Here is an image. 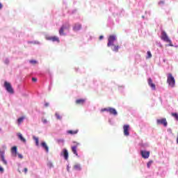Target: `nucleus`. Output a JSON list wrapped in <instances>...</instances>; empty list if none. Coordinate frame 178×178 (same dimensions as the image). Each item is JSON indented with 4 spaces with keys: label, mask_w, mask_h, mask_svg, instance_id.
<instances>
[{
    "label": "nucleus",
    "mask_w": 178,
    "mask_h": 178,
    "mask_svg": "<svg viewBox=\"0 0 178 178\" xmlns=\"http://www.w3.org/2000/svg\"><path fill=\"white\" fill-rule=\"evenodd\" d=\"M161 39L164 41V42H168L169 44L167 45V47H173V44L172 43V40L170 38H169V36L168 35V33L165 31H163L161 32Z\"/></svg>",
    "instance_id": "f257e3e1"
},
{
    "label": "nucleus",
    "mask_w": 178,
    "mask_h": 178,
    "mask_svg": "<svg viewBox=\"0 0 178 178\" xmlns=\"http://www.w3.org/2000/svg\"><path fill=\"white\" fill-rule=\"evenodd\" d=\"M167 83L169 86V87H171V88H175V86H176V81L175 80V77L172 74H168L167 76Z\"/></svg>",
    "instance_id": "f03ea898"
},
{
    "label": "nucleus",
    "mask_w": 178,
    "mask_h": 178,
    "mask_svg": "<svg viewBox=\"0 0 178 178\" xmlns=\"http://www.w3.org/2000/svg\"><path fill=\"white\" fill-rule=\"evenodd\" d=\"M115 42H118V37L116 35H110L108 38L107 47L115 45Z\"/></svg>",
    "instance_id": "7ed1b4c3"
},
{
    "label": "nucleus",
    "mask_w": 178,
    "mask_h": 178,
    "mask_svg": "<svg viewBox=\"0 0 178 178\" xmlns=\"http://www.w3.org/2000/svg\"><path fill=\"white\" fill-rule=\"evenodd\" d=\"M3 87L6 90V91H7V92H8V94H11V95L15 94V90H13V87H12V84H10V83L5 81Z\"/></svg>",
    "instance_id": "20e7f679"
},
{
    "label": "nucleus",
    "mask_w": 178,
    "mask_h": 178,
    "mask_svg": "<svg viewBox=\"0 0 178 178\" xmlns=\"http://www.w3.org/2000/svg\"><path fill=\"white\" fill-rule=\"evenodd\" d=\"M101 112H107L109 113V115H113V116H118V111L112 107L102 108Z\"/></svg>",
    "instance_id": "39448f33"
},
{
    "label": "nucleus",
    "mask_w": 178,
    "mask_h": 178,
    "mask_svg": "<svg viewBox=\"0 0 178 178\" xmlns=\"http://www.w3.org/2000/svg\"><path fill=\"white\" fill-rule=\"evenodd\" d=\"M45 40L47 41H52V42H59V38L58 36H51L49 35H45Z\"/></svg>",
    "instance_id": "423d86ee"
},
{
    "label": "nucleus",
    "mask_w": 178,
    "mask_h": 178,
    "mask_svg": "<svg viewBox=\"0 0 178 178\" xmlns=\"http://www.w3.org/2000/svg\"><path fill=\"white\" fill-rule=\"evenodd\" d=\"M129 130H130V125L125 124L123 126L124 136H125V137H129V136H130V132H129Z\"/></svg>",
    "instance_id": "0eeeda50"
},
{
    "label": "nucleus",
    "mask_w": 178,
    "mask_h": 178,
    "mask_svg": "<svg viewBox=\"0 0 178 178\" xmlns=\"http://www.w3.org/2000/svg\"><path fill=\"white\" fill-rule=\"evenodd\" d=\"M156 124H163L164 127H168V121H166V118H162V119H157L156 120Z\"/></svg>",
    "instance_id": "6e6552de"
},
{
    "label": "nucleus",
    "mask_w": 178,
    "mask_h": 178,
    "mask_svg": "<svg viewBox=\"0 0 178 178\" xmlns=\"http://www.w3.org/2000/svg\"><path fill=\"white\" fill-rule=\"evenodd\" d=\"M24 120H26V116L23 115L21 117H19L15 123L17 124V126H22V124H23V122H24Z\"/></svg>",
    "instance_id": "1a4fd4ad"
},
{
    "label": "nucleus",
    "mask_w": 178,
    "mask_h": 178,
    "mask_svg": "<svg viewBox=\"0 0 178 178\" xmlns=\"http://www.w3.org/2000/svg\"><path fill=\"white\" fill-rule=\"evenodd\" d=\"M149 151L147 150H141L140 151V155L142 156V158H144V159H148L149 158Z\"/></svg>",
    "instance_id": "9d476101"
},
{
    "label": "nucleus",
    "mask_w": 178,
    "mask_h": 178,
    "mask_svg": "<svg viewBox=\"0 0 178 178\" xmlns=\"http://www.w3.org/2000/svg\"><path fill=\"white\" fill-rule=\"evenodd\" d=\"M0 158L3 165H8V161L5 159V151L0 150Z\"/></svg>",
    "instance_id": "9b49d317"
},
{
    "label": "nucleus",
    "mask_w": 178,
    "mask_h": 178,
    "mask_svg": "<svg viewBox=\"0 0 178 178\" xmlns=\"http://www.w3.org/2000/svg\"><path fill=\"white\" fill-rule=\"evenodd\" d=\"M60 155L64 156V159H65V161H67V159H69V152L66 149H63Z\"/></svg>",
    "instance_id": "f8f14e48"
},
{
    "label": "nucleus",
    "mask_w": 178,
    "mask_h": 178,
    "mask_svg": "<svg viewBox=\"0 0 178 178\" xmlns=\"http://www.w3.org/2000/svg\"><path fill=\"white\" fill-rule=\"evenodd\" d=\"M81 24L80 23H76L74 25L73 28H72V30L74 31H80V30L81 29Z\"/></svg>",
    "instance_id": "ddd939ff"
},
{
    "label": "nucleus",
    "mask_w": 178,
    "mask_h": 178,
    "mask_svg": "<svg viewBox=\"0 0 178 178\" xmlns=\"http://www.w3.org/2000/svg\"><path fill=\"white\" fill-rule=\"evenodd\" d=\"M17 136L19 140H20L21 143H23V144H26V143H27V140L24 138V137H23V135L22 134V133H17Z\"/></svg>",
    "instance_id": "4468645a"
},
{
    "label": "nucleus",
    "mask_w": 178,
    "mask_h": 178,
    "mask_svg": "<svg viewBox=\"0 0 178 178\" xmlns=\"http://www.w3.org/2000/svg\"><path fill=\"white\" fill-rule=\"evenodd\" d=\"M148 85L151 87L152 90H155L156 87L154 83H152V79L151 78L148 79Z\"/></svg>",
    "instance_id": "2eb2a0df"
},
{
    "label": "nucleus",
    "mask_w": 178,
    "mask_h": 178,
    "mask_svg": "<svg viewBox=\"0 0 178 178\" xmlns=\"http://www.w3.org/2000/svg\"><path fill=\"white\" fill-rule=\"evenodd\" d=\"M11 155H12V156H17V147L13 146L11 148Z\"/></svg>",
    "instance_id": "dca6fc26"
},
{
    "label": "nucleus",
    "mask_w": 178,
    "mask_h": 178,
    "mask_svg": "<svg viewBox=\"0 0 178 178\" xmlns=\"http://www.w3.org/2000/svg\"><path fill=\"white\" fill-rule=\"evenodd\" d=\"M119 48H120L119 45L114 44L113 46H111V50L113 52H119Z\"/></svg>",
    "instance_id": "f3484780"
},
{
    "label": "nucleus",
    "mask_w": 178,
    "mask_h": 178,
    "mask_svg": "<svg viewBox=\"0 0 178 178\" xmlns=\"http://www.w3.org/2000/svg\"><path fill=\"white\" fill-rule=\"evenodd\" d=\"M42 147L45 149L46 152H49V147L47 145V143L42 142L41 144Z\"/></svg>",
    "instance_id": "a211bd4d"
},
{
    "label": "nucleus",
    "mask_w": 178,
    "mask_h": 178,
    "mask_svg": "<svg viewBox=\"0 0 178 178\" xmlns=\"http://www.w3.org/2000/svg\"><path fill=\"white\" fill-rule=\"evenodd\" d=\"M71 148L73 154L76 156H79V154H77V146H72Z\"/></svg>",
    "instance_id": "6ab92c4d"
},
{
    "label": "nucleus",
    "mask_w": 178,
    "mask_h": 178,
    "mask_svg": "<svg viewBox=\"0 0 178 178\" xmlns=\"http://www.w3.org/2000/svg\"><path fill=\"white\" fill-rule=\"evenodd\" d=\"M84 102H86V99H79L76 100V104H77L78 105H83Z\"/></svg>",
    "instance_id": "aec40b11"
},
{
    "label": "nucleus",
    "mask_w": 178,
    "mask_h": 178,
    "mask_svg": "<svg viewBox=\"0 0 178 178\" xmlns=\"http://www.w3.org/2000/svg\"><path fill=\"white\" fill-rule=\"evenodd\" d=\"M67 134H77V133H79V130H76V131H72V130H69L67 131Z\"/></svg>",
    "instance_id": "412c9836"
},
{
    "label": "nucleus",
    "mask_w": 178,
    "mask_h": 178,
    "mask_svg": "<svg viewBox=\"0 0 178 178\" xmlns=\"http://www.w3.org/2000/svg\"><path fill=\"white\" fill-rule=\"evenodd\" d=\"M74 169H75V170H81V165L80 164H75Z\"/></svg>",
    "instance_id": "4be33fe9"
},
{
    "label": "nucleus",
    "mask_w": 178,
    "mask_h": 178,
    "mask_svg": "<svg viewBox=\"0 0 178 178\" xmlns=\"http://www.w3.org/2000/svg\"><path fill=\"white\" fill-rule=\"evenodd\" d=\"M47 166L49 169H52V168H54V163L51 161H47Z\"/></svg>",
    "instance_id": "5701e85b"
},
{
    "label": "nucleus",
    "mask_w": 178,
    "mask_h": 178,
    "mask_svg": "<svg viewBox=\"0 0 178 178\" xmlns=\"http://www.w3.org/2000/svg\"><path fill=\"white\" fill-rule=\"evenodd\" d=\"M64 31H65V29L63 28H62V26H61V28L59 30L60 35H66V34L65 33Z\"/></svg>",
    "instance_id": "b1692460"
},
{
    "label": "nucleus",
    "mask_w": 178,
    "mask_h": 178,
    "mask_svg": "<svg viewBox=\"0 0 178 178\" xmlns=\"http://www.w3.org/2000/svg\"><path fill=\"white\" fill-rule=\"evenodd\" d=\"M69 27H70V25L69 24H64L61 26L64 30H69Z\"/></svg>",
    "instance_id": "393cba45"
},
{
    "label": "nucleus",
    "mask_w": 178,
    "mask_h": 178,
    "mask_svg": "<svg viewBox=\"0 0 178 178\" xmlns=\"http://www.w3.org/2000/svg\"><path fill=\"white\" fill-rule=\"evenodd\" d=\"M152 58V54H151V51H148L147 53L146 59H151Z\"/></svg>",
    "instance_id": "a878e982"
},
{
    "label": "nucleus",
    "mask_w": 178,
    "mask_h": 178,
    "mask_svg": "<svg viewBox=\"0 0 178 178\" xmlns=\"http://www.w3.org/2000/svg\"><path fill=\"white\" fill-rule=\"evenodd\" d=\"M171 116H172V118H175V120L178 121V113H172Z\"/></svg>",
    "instance_id": "bb28decb"
},
{
    "label": "nucleus",
    "mask_w": 178,
    "mask_h": 178,
    "mask_svg": "<svg viewBox=\"0 0 178 178\" xmlns=\"http://www.w3.org/2000/svg\"><path fill=\"white\" fill-rule=\"evenodd\" d=\"M29 44H34L36 45H40V44H41V43L37 40H35V41H32V42H29Z\"/></svg>",
    "instance_id": "cd10ccee"
},
{
    "label": "nucleus",
    "mask_w": 178,
    "mask_h": 178,
    "mask_svg": "<svg viewBox=\"0 0 178 178\" xmlns=\"http://www.w3.org/2000/svg\"><path fill=\"white\" fill-rule=\"evenodd\" d=\"M29 63H31V65H37L38 63V61H37L36 60H29Z\"/></svg>",
    "instance_id": "c85d7f7f"
},
{
    "label": "nucleus",
    "mask_w": 178,
    "mask_h": 178,
    "mask_svg": "<svg viewBox=\"0 0 178 178\" xmlns=\"http://www.w3.org/2000/svg\"><path fill=\"white\" fill-rule=\"evenodd\" d=\"M55 116H56V119H58V120H62V117L60 116L59 113H56Z\"/></svg>",
    "instance_id": "c756f323"
},
{
    "label": "nucleus",
    "mask_w": 178,
    "mask_h": 178,
    "mask_svg": "<svg viewBox=\"0 0 178 178\" xmlns=\"http://www.w3.org/2000/svg\"><path fill=\"white\" fill-rule=\"evenodd\" d=\"M142 147H143V148H148V147H149V144L147 143H143Z\"/></svg>",
    "instance_id": "7c9ffc66"
},
{
    "label": "nucleus",
    "mask_w": 178,
    "mask_h": 178,
    "mask_svg": "<svg viewBox=\"0 0 178 178\" xmlns=\"http://www.w3.org/2000/svg\"><path fill=\"white\" fill-rule=\"evenodd\" d=\"M33 140L35 141L36 145H39L38 138L34 136V137H33Z\"/></svg>",
    "instance_id": "2f4dec72"
},
{
    "label": "nucleus",
    "mask_w": 178,
    "mask_h": 178,
    "mask_svg": "<svg viewBox=\"0 0 178 178\" xmlns=\"http://www.w3.org/2000/svg\"><path fill=\"white\" fill-rule=\"evenodd\" d=\"M152 165V161H150L147 163V168H151V165Z\"/></svg>",
    "instance_id": "473e14b6"
},
{
    "label": "nucleus",
    "mask_w": 178,
    "mask_h": 178,
    "mask_svg": "<svg viewBox=\"0 0 178 178\" xmlns=\"http://www.w3.org/2000/svg\"><path fill=\"white\" fill-rule=\"evenodd\" d=\"M9 58H6L5 60H4V63L6 64V65H9Z\"/></svg>",
    "instance_id": "72a5a7b5"
},
{
    "label": "nucleus",
    "mask_w": 178,
    "mask_h": 178,
    "mask_svg": "<svg viewBox=\"0 0 178 178\" xmlns=\"http://www.w3.org/2000/svg\"><path fill=\"white\" fill-rule=\"evenodd\" d=\"M57 141H58V143H65V140H63V139H58Z\"/></svg>",
    "instance_id": "f704fd0d"
},
{
    "label": "nucleus",
    "mask_w": 178,
    "mask_h": 178,
    "mask_svg": "<svg viewBox=\"0 0 178 178\" xmlns=\"http://www.w3.org/2000/svg\"><path fill=\"white\" fill-rule=\"evenodd\" d=\"M74 144H75V145H74V147H76V148L79 147V145H80V143H77V142H73Z\"/></svg>",
    "instance_id": "c9c22d12"
},
{
    "label": "nucleus",
    "mask_w": 178,
    "mask_h": 178,
    "mask_svg": "<svg viewBox=\"0 0 178 178\" xmlns=\"http://www.w3.org/2000/svg\"><path fill=\"white\" fill-rule=\"evenodd\" d=\"M17 155H18V158H19V159H23V156L22 155V154L17 153Z\"/></svg>",
    "instance_id": "e433bc0d"
},
{
    "label": "nucleus",
    "mask_w": 178,
    "mask_h": 178,
    "mask_svg": "<svg viewBox=\"0 0 178 178\" xmlns=\"http://www.w3.org/2000/svg\"><path fill=\"white\" fill-rule=\"evenodd\" d=\"M42 123H44V124H47V123H48V120H47V119H44L42 120Z\"/></svg>",
    "instance_id": "4c0bfd02"
},
{
    "label": "nucleus",
    "mask_w": 178,
    "mask_h": 178,
    "mask_svg": "<svg viewBox=\"0 0 178 178\" xmlns=\"http://www.w3.org/2000/svg\"><path fill=\"white\" fill-rule=\"evenodd\" d=\"M167 131L170 133V134H172V129H168Z\"/></svg>",
    "instance_id": "58836bf2"
},
{
    "label": "nucleus",
    "mask_w": 178,
    "mask_h": 178,
    "mask_svg": "<svg viewBox=\"0 0 178 178\" xmlns=\"http://www.w3.org/2000/svg\"><path fill=\"white\" fill-rule=\"evenodd\" d=\"M165 3V1H161L159 2V5H163Z\"/></svg>",
    "instance_id": "ea45409f"
},
{
    "label": "nucleus",
    "mask_w": 178,
    "mask_h": 178,
    "mask_svg": "<svg viewBox=\"0 0 178 178\" xmlns=\"http://www.w3.org/2000/svg\"><path fill=\"white\" fill-rule=\"evenodd\" d=\"M0 172H1V173H3V172H4L3 168H2V167H1V166H0Z\"/></svg>",
    "instance_id": "a19ab883"
},
{
    "label": "nucleus",
    "mask_w": 178,
    "mask_h": 178,
    "mask_svg": "<svg viewBox=\"0 0 178 178\" xmlns=\"http://www.w3.org/2000/svg\"><path fill=\"white\" fill-rule=\"evenodd\" d=\"M24 172L25 174L27 173V172H29V170L27 169V168H25L24 169Z\"/></svg>",
    "instance_id": "79ce46f5"
},
{
    "label": "nucleus",
    "mask_w": 178,
    "mask_h": 178,
    "mask_svg": "<svg viewBox=\"0 0 178 178\" xmlns=\"http://www.w3.org/2000/svg\"><path fill=\"white\" fill-rule=\"evenodd\" d=\"M32 81L35 82V81H37V79L35 78H32Z\"/></svg>",
    "instance_id": "37998d69"
},
{
    "label": "nucleus",
    "mask_w": 178,
    "mask_h": 178,
    "mask_svg": "<svg viewBox=\"0 0 178 178\" xmlns=\"http://www.w3.org/2000/svg\"><path fill=\"white\" fill-rule=\"evenodd\" d=\"M44 106H49V103H45V104H44Z\"/></svg>",
    "instance_id": "c03bdc74"
},
{
    "label": "nucleus",
    "mask_w": 178,
    "mask_h": 178,
    "mask_svg": "<svg viewBox=\"0 0 178 178\" xmlns=\"http://www.w3.org/2000/svg\"><path fill=\"white\" fill-rule=\"evenodd\" d=\"M102 38H104V36L103 35H100L99 36V40H102Z\"/></svg>",
    "instance_id": "a18cd8bd"
},
{
    "label": "nucleus",
    "mask_w": 178,
    "mask_h": 178,
    "mask_svg": "<svg viewBox=\"0 0 178 178\" xmlns=\"http://www.w3.org/2000/svg\"><path fill=\"white\" fill-rule=\"evenodd\" d=\"M0 9H2V3H0Z\"/></svg>",
    "instance_id": "49530a36"
},
{
    "label": "nucleus",
    "mask_w": 178,
    "mask_h": 178,
    "mask_svg": "<svg viewBox=\"0 0 178 178\" xmlns=\"http://www.w3.org/2000/svg\"><path fill=\"white\" fill-rule=\"evenodd\" d=\"M67 171H69V166H67Z\"/></svg>",
    "instance_id": "de8ad7c7"
},
{
    "label": "nucleus",
    "mask_w": 178,
    "mask_h": 178,
    "mask_svg": "<svg viewBox=\"0 0 178 178\" xmlns=\"http://www.w3.org/2000/svg\"><path fill=\"white\" fill-rule=\"evenodd\" d=\"M0 131H2V129L1 128H0Z\"/></svg>",
    "instance_id": "09e8293b"
}]
</instances>
